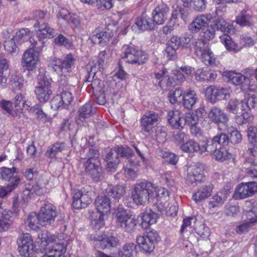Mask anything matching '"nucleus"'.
<instances>
[{
    "instance_id": "nucleus-25",
    "label": "nucleus",
    "mask_w": 257,
    "mask_h": 257,
    "mask_svg": "<svg viewBox=\"0 0 257 257\" xmlns=\"http://www.w3.org/2000/svg\"><path fill=\"white\" fill-rule=\"evenodd\" d=\"M34 27L36 31L38 32L37 37L35 39L40 40L44 38H52L56 36V32L54 29L49 26L47 23L34 24Z\"/></svg>"
},
{
    "instance_id": "nucleus-2",
    "label": "nucleus",
    "mask_w": 257,
    "mask_h": 257,
    "mask_svg": "<svg viewBox=\"0 0 257 257\" xmlns=\"http://www.w3.org/2000/svg\"><path fill=\"white\" fill-rule=\"evenodd\" d=\"M121 58L125 63L141 65L146 63L148 57L145 52L133 45H124L122 47Z\"/></svg>"
},
{
    "instance_id": "nucleus-34",
    "label": "nucleus",
    "mask_w": 257,
    "mask_h": 257,
    "mask_svg": "<svg viewBox=\"0 0 257 257\" xmlns=\"http://www.w3.org/2000/svg\"><path fill=\"white\" fill-rule=\"evenodd\" d=\"M242 168L247 176L257 178V163H255L252 158L245 159Z\"/></svg>"
},
{
    "instance_id": "nucleus-11",
    "label": "nucleus",
    "mask_w": 257,
    "mask_h": 257,
    "mask_svg": "<svg viewBox=\"0 0 257 257\" xmlns=\"http://www.w3.org/2000/svg\"><path fill=\"white\" fill-rule=\"evenodd\" d=\"M17 173V168L13 167L12 168L3 167L0 168V179L11 182L8 185V188L10 191H12L19 185L20 182V179L16 174Z\"/></svg>"
},
{
    "instance_id": "nucleus-5",
    "label": "nucleus",
    "mask_w": 257,
    "mask_h": 257,
    "mask_svg": "<svg viewBox=\"0 0 257 257\" xmlns=\"http://www.w3.org/2000/svg\"><path fill=\"white\" fill-rule=\"evenodd\" d=\"M35 48H30L26 50L22 57L21 64L24 70L33 71L37 68L39 62L38 52Z\"/></svg>"
},
{
    "instance_id": "nucleus-12",
    "label": "nucleus",
    "mask_w": 257,
    "mask_h": 257,
    "mask_svg": "<svg viewBox=\"0 0 257 257\" xmlns=\"http://www.w3.org/2000/svg\"><path fill=\"white\" fill-rule=\"evenodd\" d=\"M17 244L19 252L23 256L30 257L35 251V246L29 233L21 235L17 240Z\"/></svg>"
},
{
    "instance_id": "nucleus-31",
    "label": "nucleus",
    "mask_w": 257,
    "mask_h": 257,
    "mask_svg": "<svg viewBox=\"0 0 257 257\" xmlns=\"http://www.w3.org/2000/svg\"><path fill=\"white\" fill-rule=\"evenodd\" d=\"M158 218L157 214L151 209H146L142 214L141 225L144 229H147L150 225L156 223Z\"/></svg>"
},
{
    "instance_id": "nucleus-1",
    "label": "nucleus",
    "mask_w": 257,
    "mask_h": 257,
    "mask_svg": "<svg viewBox=\"0 0 257 257\" xmlns=\"http://www.w3.org/2000/svg\"><path fill=\"white\" fill-rule=\"evenodd\" d=\"M156 195V188L148 181L137 183L131 192L132 198L137 205H146L149 202L150 198H154Z\"/></svg>"
},
{
    "instance_id": "nucleus-55",
    "label": "nucleus",
    "mask_w": 257,
    "mask_h": 257,
    "mask_svg": "<svg viewBox=\"0 0 257 257\" xmlns=\"http://www.w3.org/2000/svg\"><path fill=\"white\" fill-rule=\"evenodd\" d=\"M248 134V139L250 145L247 150V153L253 156H257V141L256 136L255 134Z\"/></svg>"
},
{
    "instance_id": "nucleus-23",
    "label": "nucleus",
    "mask_w": 257,
    "mask_h": 257,
    "mask_svg": "<svg viewBox=\"0 0 257 257\" xmlns=\"http://www.w3.org/2000/svg\"><path fill=\"white\" fill-rule=\"evenodd\" d=\"M188 0L184 2L182 6H177L172 14V18L177 19L181 18L184 22L189 21L191 17L192 10L189 7Z\"/></svg>"
},
{
    "instance_id": "nucleus-26",
    "label": "nucleus",
    "mask_w": 257,
    "mask_h": 257,
    "mask_svg": "<svg viewBox=\"0 0 257 257\" xmlns=\"http://www.w3.org/2000/svg\"><path fill=\"white\" fill-rule=\"evenodd\" d=\"M106 155L104 157V161L106 162V169L109 172H114L120 161L117 155L115 154L113 149H107L105 150Z\"/></svg>"
},
{
    "instance_id": "nucleus-51",
    "label": "nucleus",
    "mask_w": 257,
    "mask_h": 257,
    "mask_svg": "<svg viewBox=\"0 0 257 257\" xmlns=\"http://www.w3.org/2000/svg\"><path fill=\"white\" fill-rule=\"evenodd\" d=\"M113 150L115 154L117 155V156H120L121 157L126 158L124 163H126L127 160H130V158L131 157L133 154V151L132 149L126 146H115Z\"/></svg>"
},
{
    "instance_id": "nucleus-41",
    "label": "nucleus",
    "mask_w": 257,
    "mask_h": 257,
    "mask_svg": "<svg viewBox=\"0 0 257 257\" xmlns=\"http://www.w3.org/2000/svg\"><path fill=\"white\" fill-rule=\"evenodd\" d=\"M55 239V236L52 235L47 231L43 232L39 235L38 239L37 241L38 244H39L40 250H45L47 246L50 243L52 242Z\"/></svg>"
},
{
    "instance_id": "nucleus-32",
    "label": "nucleus",
    "mask_w": 257,
    "mask_h": 257,
    "mask_svg": "<svg viewBox=\"0 0 257 257\" xmlns=\"http://www.w3.org/2000/svg\"><path fill=\"white\" fill-rule=\"evenodd\" d=\"M212 191V186L210 184L202 186L193 194L192 197L196 202H199L209 197Z\"/></svg>"
},
{
    "instance_id": "nucleus-17",
    "label": "nucleus",
    "mask_w": 257,
    "mask_h": 257,
    "mask_svg": "<svg viewBox=\"0 0 257 257\" xmlns=\"http://www.w3.org/2000/svg\"><path fill=\"white\" fill-rule=\"evenodd\" d=\"M257 192V182L251 181L239 184L235 189L234 197L241 199L252 196Z\"/></svg>"
},
{
    "instance_id": "nucleus-63",
    "label": "nucleus",
    "mask_w": 257,
    "mask_h": 257,
    "mask_svg": "<svg viewBox=\"0 0 257 257\" xmlns=\"http://www.w3.org/2000/svg\"><path fill=\"white\" fill-rule=\"evenodd\" d=\"M228 153L225 148L221 147L219 148L212 155L216 160L222 162L228 158Z\"/></svg>"
},
{
    "instance_id": "nucleus-56",
    "label": "nucleus",
    "mask_w": 257,
    "mask_h": 257,
    "mask_svg": "<svg viewBox=\"0 0 257 257\" xmlns=\"http://www.w3.org/2000/svg\"><path fill=\"white\" fill-rule=\"evenodd\" d=\"M75 61V59L72 54H67L63 60H61L62 67H63L64 70H66V72L69 71L74 65Z\"/></svg>"
},
{
    "instance_id": "nucleus-30",
    "label": "nucleus",
    "mask_w": 257,
    "mask_h": 257,
    "mask_svg": "<svg viewBox=\"0 0 257 257\" xmlns=\"http://www.w3.org/2000/svg\"><path fill=\"white\" fill-rule=\"evenodd\" d=\"M113 38L114 33L112 31L110 33L105 31L93 35L90 39L94 44L104 46L113 40Z\"/></svg>"
},
{
    "instance_id": "nucleus-64",
    "label": "nucleus",
    "mask_w": 257,
    "mask_h": 257,
    "mask_svg": "<svg viewBox=\"0 0 257 257\" xmlns=\"http://www.w3.org/2000/svg\"><path fill=\"white\" fill-rule=\"evenodd\" d=\"M16 41L14 40V38L5 42V48L10 53L14 54L18 52V47L16 44Z\"/></svg>"
},
{
    "instance_id": "nucleus-54",
    "label": "nucleus",
    "mask_w": 257,
    "mask_h": 257,
    "mask_svg": "<svg viewBox=\"0 0 257 257\" xmlns=\"http://www.w3.org/2000/svg\"><path fill=\"white\" fill-rule=\"evenodd\" d=\"M183 90L180 88L170 91L168 96L170 102L172 104L180 102L183 99Z\"/></svg>"
},
{
    "instance_id": "nucleus-43",
    "label": "nucleus",
    "mask_w": 257,
    "mask_h": 257,
    "mask_svg": "<svg viewBox=\"0 0 257 257\" xmlns=\"http://www.w3.org/2000/svg\"><path fill=\"white\" fill-rule=\"evenodd\" d=\"M215 25L218 30L224 34H233L235 30L233 26L227 23L222 18H218L215 21Z\"/></svg>"
},
{
    "instance_id": "nucleus-19",
    "label": "nucleus",
    "mask_w": 257,
    "mask_h": 257,
    "mask_svg": "<svg viewBox=\"0 0 257 257\" xmlns=\"http://www.w3.org/2000/svg\"><path fill=\"white\" fill-rule=\"evenodd\" d=\"M169 12L168 6L161 2L155 7L152 13L153 23L157 25L163 24L167 18Z\"/></svg>"
},
{
    "instance_id": "nucleus-28",
    "label": "nucleus",
    "mask_w": 257,
    "mask_h": 257,
    "mask_svg": "<svg viewBox=\"0 0 257 257\" xmlns=\"http://www.w3.org/2000/svg\"><path fill=\"white\" fill-rule=\"evenodd\" d=\"M198 100V97L194 90L187 89L184 91L183 95V106L186 109L191 110Z\"/></svg>"
},
{
    "instance_id": "nucleus-24",
    "label": "nucleus",
    "mask_w": 257,
    "mask_h": 257,
    "mask_svg": "<svg viewBox=\"0 0 257 257\" xmlns=\"http://www.w3.org/2000/svg\"><path fill=\"white\" fill-rule=\"evenodd\" d=\"M13 213L10 210L4 209L0 203V231L9 229L13 223Z\"/></svg>"
},
{
    "instance_id": "nucleus-27",
    "label": "nucleus",
    "mask_w": 257,
    "mask_h": 257,
    "mask_svg": "<svg viewBox=\"0 0 257 257\" xmlns=\"http://www.w3.org/2000/svg\"><path fill=\"white\" fill-rule=\"evenodd\" d=\"M211 18L210 15H201L197 16L189 25V29L192 32H197L208 24Z\"/></svg>"
},
{
    "instance_id": "nucleus-45",
    "label": "nucleus",
    "mask_w": 257,
    "mask_h": 257,
    "mask_svg": "<svg viewBox=\"0 0 257 257\" xmlns=\"http://www.w3.org/2000/svg\"><path fill=\"white\" fill-rule=\"evenodd\" d=\"M201 144L199 145L193 140H189L182 144L180 148L184 152H198L201 155Z\"/></svg>"
},
{
    "instance_id": "nucleus-6",
    "label": "nucleus",
    "mask_w": 257,
    "mask_h": 257,
    "mask_svg": "<svg viewBox=\"0 0 257 257\" xmlns=\"http://www.w3.org/2000/svg\"><path fill=\"white\" fill-rule=\"evenodd\" d=\"M51 87V83L48 79L43 75H39L38 85L35 87V93L40 101L45 102L49 99L52 93Z\"/></svg>"
},
{
    "instance_id": "nucleus-40",
    "label": "nucleus",
    "mask_w": 257,
    "mask_h": 257,
    "mask_svg": "<svg viewBox=\"0 0 257 257\" xmlns=\"http://www.w3.org/2000/svg\"><path fill=\"white\" fill-rule=\"evenodd\" d=\"M125 190V188L122 185H117L116 186H109L105 191L106 196L117 200L119 199L124 193Z\"/></svg>"
},
{
    "instance_id": "nucleus-7",
    "label": "nucleus",
    "mask_w": 257,
    "mask_h": 257,
    "mask_svg": "<svg viewBox=\"0 0 257 257\" xmlns=\"http://www.w3.org/2000/svg\"><path fill=\"white\" fill-rule=\"evenodd\" d=\"M160 239L158 233L155 230L149 231L145 236H138L137 237V243L146 252H151L155 248V243Z\"/></svg>"
},
{
    "instance_id": "nucleus-13",
    "label": "nucleus",
    "mask_w": 257,
    "mask_h": 257,
    "mask_svg": "<svg viewBox=\"0 0 257 257\" xmlns=\"http://www.w3.org/2000/svg\"><path fill=\"white\" fill-rule=\"evenodd\" d=\"M160 116L158 113L150 111L146 112L142 117L141 123L142 132L145 134H150L160 120Z\"/></svg>"
},
{
    "instance_id": "nucleus-57",
    "label": "nucleus",
    "mask_w": 257,
    "mask_h": 257,
    "mask_svg": "<svg viewBox=\"0 0 257 257\" xmlns=\"http://www.w3.org/2000/svg\"><path fill=\"white\" fill-rule=\"evenodd\" d=\"M55 44L59 46H64L70 48L73 46V43L62 34H59L55 39Z\"/></svg>"
},
{
    "instance_id": "nucleus-62",
    "label": "nucleus",
    "mask_w": 257,
    "mask_h": 257,
    "mask_svg": "<svg viewBox=\"0 0 257 257\" xmlns=\"http://www.w3.org/2000/svg\"><path fill=\"white\" fill-rule=\"evenodd\" d=\"M60 97L62 98V100L63 101V104L68 106L73 100V96L72 92L67 88L64 89L63 88L61 94L59 95Z\"/></svg>"
},
{
    "instance_id": "nucleus-21",
    "label": "nucleus",
    "mask_w": 257,
    "mask_h": 257,
    "mask_svg": "<svg viewBox=\"0 0 257 257\" xmlns=\"http://www.w3.org/2000/svg\"><path fill=\"white\" fill-rule=\"evenodd\" d=\"M87 70L90 69L89 76L85 81L86 83L90 82V84H88V86H91L94 93H97L103 90V89L102 88L103 82L99 79L94 78L97 72L98 68L95 65L93 66L92 64H89L87 66Z\"/></svg>"
},
{
    "instance_id": "nucleus-29",
    "label": "nucleus",
    "mask_w": 257,
    "mask_h": 257,
    "mask_svg": "<svg viewBox=\"0 0 257 257\" xmlns=\"http://www.w3.org/2000/svg\"><path fill=\"white\" fill-rule=\"evenodd\" d=\"M153 23L150 18H138L132 26V29L136 33H140L146 30H152L153 28Z\"/></svg>"
},
{
    "instance_id": "nucleus-47",
    "label": "nucleus",
    "mask_w": 257,
    "mask_h": 257,
    "mask_svg": "<svg viewBox=\"0 0 257 257\" xmlns=\"http://www.w3.org/2000/svg\"><path fill=\"white\" fill-rule=\"evenodd\" d=\"M66 250L63 243H56L49 249V252L42 257H61Z\"/></svg>"
},
{
    "instance_id": "nucleus-10",
    "label": "nucleus",
    "mask_w": 257,
    "mask_h": 257,
    "mask_svg": "<svg viewBox=\"0 0 257 257\" xmlns=\"http://www.w3.org/2000/svg\"><path fill=\"white\" fill-rule=\"evenodd\" d=\"M14 40H16L17 44H22L29 41L31 44V46L33 48H35L36 50H42L44 47V42L38 39L36 40L34 38L31 37V32L27 28L21 29L17 32L16 35L13 36Z\"/></svg>"
},
{
    "instance_id": "nucleus-50",
    "label": "nucleus",
    "mask_w": 257,
    "mask_h": 257,
    "mask_svg": "<svg viewBox=\"0 0 257 257\" xmlns=\"http://www.w3.org/2000/svg\"><path fill=\"white\" fill-rule=\"evenodd\" d=\"M65 148V145L64 143H56L48 148L46 152V156L50 158H54L57 154L61 152Z\"/></svg>"
},
{
    "instance_id": "nucleus-59",
    "label": "nucleus",
    "mask_w": 257,
    "mask_h": 257,
    "mask_svg": "<svg viewBox=\"0 0 257 257\" xmlns=\"http://www.w3.org/2000/svg\"><path fill=\"white\" fill-rule=\"evenodd\" d=\"M219 148L225 147L229 143L228 137L224 133H220L213 137Z\"/></svg>"
},
{
    "instance_id": "nucleus-33",
    "label": "nucleus",
    "mask_w": 257,
    "mask_h": 257,
    "mask_svg": "<svg viewBox=\"0 0 257 257\" xmlns=\"http://www.w3.org/2000/svg\"><path fill=\"white\" fill-rule=\"evenodd\" d=\"M195 76L197 80L205 81L213 80L216 75L208 67H204L198 69L195 72Z\"/></svg>"
},
{
    "instance_id": "nucleus-44",
    "label": "nucleus",
    "mask_w": 257,
    "mask_h": 257,
    "mask_svg": "<svg viewBox=\"0 0 257 257\" xmlns=\"http://www.w3.org/2000/svg\"><path fill=\"white\" fill-rule=\"evenodd\" d=\"M41 220L39 213L33 212L28 215L27 223L31 228L36 230L44 226Z\"/></svg>"
},
{
    "instance_id": "nucleus-35",
    "label": "nucleus",
    "mask_w": 257,
    "mask_h": 257,
    "mask_svg": "<svg viewBox=\"0 0 257 257\" xmlns=\"http://www.w3.org/2000/svg\"><path fill=\"white\" fill-rule=\"evenodd\" d=\"M218 148L217 144L212 138L201 144V155L207 156L208 154L212 155Z\"/></svg>"
},
{
    "instance_id": "nucleus-52",
    "label": "nucleus",
    "mask_w": 257,
    "mask_h": 257,
    "mask_svg": "<svg viewBox=\"0 0 257 257\" xmlns=\"http://www.w3.org/2000/svg\"><path fill=\"white\" fill-rule=\"evenodd\" d=\"M243 110H250L254 108L257 103V98L253 95H247L241 100Z\"/></svg>"
},
{
    "instance_id": "nucleus-36",
    "label": "nucleus",
    "mask_w": 257,
    "mask_h": 257,
    "mask_svg": "<svg viewBox=\"0 0 257 257\" xmlns=\"http://www.w3.org/2000/svg\"><path fill=\"white\" fill-rule=\"evenodd\" d=\"M228 192L223 190L217 192L211 198L208 202L209 208H214L222 205L228 196Z\"/></svg>"
},
{
    "instance_id": "nucleus-42",
    "label": "nucleus",
    "mask_w": 257,
    "mask_h": 257,
    "mask_svg": "<svg viewBox=\"0 0 257 257\" xmlns=\"http://www.w3.org/2000/svg\"><path fill=\"white\" fill-rule=\"evenodd\" d=\"M123 169L125 177L131 179H134L137 177V163L132 160H127L126 163L124 164Z\"/></svg>"
},
{
    "instance_id": "nucleus-46",
    "label": "nucleus",
    "mask_w": 257,
    "mask_h": 257,
    "mask_svg": "<svg viewBox=\"0 0 257 257\" xmlns=\"http://www.w3.org/2000/svg\"><path fill=\"white\" fill-rule=\"evenodd\" d=\"M225 109L230 113L234 114L239 113L240 110H243L241 100L237 98L230 99L226 103Z\"/></svg>"
},
{
    "instance_id": "nucleus-16",
    "label": "nucleus",
    "mask_w": 257,
    "mask_h": 257,
    "mask_svg": "<svg viewBox=\"0 0 257 257\" xmlns=\"http://www.w3.org/2000/svg\"><path fill=\"white\" fill-rule=\"evenodd\" d=\"M72 205L77 209L86 207L92 202L91 198L88 191L83 188L81 190L74 191Z\"/></svg>"
},
{
    "instance_id": "nucleus-22",
    "label": "nucleus",
    "mask_w": 257,
    "mask_h": 257,
    "mask_svg": "<svg viewBox=\"0 0 257 257\" xmlns=\"http://www.w3.org/2000/svg\"><path fill=\"white\" fill-rule=\"evenodd\" d=\"M224 76L228 79L229 81L232 84L237 86H240V88L243 90H246L248 84V79L243 75L240 73H236L234 71L225 72Z\"/></svg>"
},
{
    "instance_id": "nucleus-39",
    "label": "nucleus",
    "mask_w": 257,
    "mask_h": 257,
    "mask_svg": "<svg viewBox=\"0 0 257 257\" xmlns=\"http://www.w3.org/2000/svg\"><path fill=\"white\" fill-rule=\"evenodd\" d=\"M227 34H224L220 37L221 43L224 45L225 48L229 51L236 53L240 51L242 48L233 41L232 38Z\"/></svg>"
},
{
    "instance_id": "nucleus-14",
    "label": "nucleus",
    "mask_w": 257,
    "mask_h": 257,
    "mask_svg": "<svg viewBox=\"0 0 257 257\" xmlns=\"http://www.w3.org/2000/svg\"><path fill=\"white\" fill-rule=\"evenodd\" d=\"M231 90L228 87H216L210 86L206 90V96L210 99L212 102L226 99L229 97Z\"/></svg>"
},
{
    "instance_id": "nucleus-15",
    "label": "nucleus",
    "mask_w": 257,
    "mask_h": 257,
    "mask_svg": "<svg viewBox=\"0 0 257 257\" xmlns=\"http://www.w3.org/2000/svg\"><path fill=\"white\" fill-rule=\"evenodd\" d=\"M204 178V166L201 164H195L191 166L188 169L186 182L188 184L198 183L203 181Z\"/></svg>"
},
{
    "instance_id": "nucleus-53",
    "label": "nucleus",
    "mask_w": 257,
    "mask_h": 257,
    "mask_svg": "<svg viewBox=\"0 0 257 257\" xmlns=\"http://www.w3.org/2000/svg\"><path fill=\"white\" fill-rule=\"evenodd\" d=\"M92 113V106L89 103H86L79 109V119L83 121L85 119L89 117Z\"/></svg>"
},
{
    "instance_id": "nucleus-4",
    "label": "nucleus",
    "mask_w": 257,
    "mask_h": 257,
    "mask_svg": "<svg viewBox=\"0 0 257 257\" xmlns=\"http://www.w3.org/2000/svg\"><path fill=\"white\" fill-rule=\"evenodd\" d=\"M95 204L97 211L99 212V215L98 218L94 219L92 223L94 228L99 230L104 225V214L110 211V199L105 195L98 196L95 199Z\"/></svg>"
},
{
    "instance_id": "nucleus-9",
    "label": "nucleus",
    "mask_w": 257,
    "mask_h": 257,
    "mask_svg": "<svg viewBox=\"0 0 257 257\" xmlns=\"http://www.w3.org/2000/svg\"><path fill=\"white\" fill-rule=\"evenodd\" d=\"M116 224L124 231L131 232L135 230L138 221L130 216L124 210H118L116 214Z\"/></svg>"
},
{
    "instance_id": "nucleus-60",
    "label": "nucleus",
    "mask_w": 257,
    "mask_h": 257,
    "mask_svg": "<svg viewBox=\"0 0 257 257\" xmlns=\"http://www.w3.org/2000/svg\"><path fill=\"white\" fill-rule=\"evenodd\" d=\"M91 240L96 242V245H98L100 248H104L109 247L108 238L105 235L103 236H93L91 237Z\"/></svg>"
},
{
    "instance_id": "nucleus-37",
    "label": "nucleus",
    "mask_w": 257,
    "mask_h": 257,
    "mask_svg": "<svg viewBox=\"0 0 257 257\" xmlns=\"http://www.w3.org/2000/svg\"><path fill=\"white\" fill-rule=\"evenodd\" d=\"M167 118L172 127L177 129L183 128L180 111L178 110L170 111L168 113Z\"/></svg>"
},
{
    "instance_id": "nucleus-58",
    "label": "nucleus",
    "mask_w": 257,
    "mask_h": 257,
    "mask_svg": "<svg viewBox=\"0 0 257 257\" xmlns=\"http://www.w3.org/2000/svg\"><path fill=\"white\" fill-rule=\"evenodd\" d=\"M159 155L165 159L167 162L172 165H175L178 161L177 156L167 151H160Z\"/></svg>"
},
{
    "instance_id": "nucleus-20",
    "label": "nucleus",
    "mask_w": 257,
    "mask_h": 257,
    "mask_svg": "<svg viewBox=\"0 0 257 257\" xmlns=\"http://www.w3.org/2000/svg\"><path fill=\"white\" fill-rule=\"evenodd\" d=\"M84 166L86 172L90 175L94 181H98L103 177L99 160L86 161L84 163Z\"/></svg>"
},
{
    "instance_id": "nucleus-8",
    "label": "nucleus",
    "mask_w": 257,
    "mask_h": 257,
    "mask_svg": "<svg viewBox=\"0 0 257 257\" xmlns=\"http://www.w3.org/2000/svg\"><path fill=\"white\" fill-rule=\"evenodd\" d=\"M208 117L211 121L217 124L219 129L224 131L227 130L228 115L220 108L214 106L210 108Z\"/></svg>"
},
{
    "instance_id": "nucleus-3",
    "label": "nucleus",
    "mask_w": 257,
    "mask_h": 257,
    "mask_svg": "<svg viewBox=\"0 0 257 257\" xmlns=\"http://www.w3.org/2000/svg\"><path fill=\"white\" fill-rule=\"evenodd\" d=\"M192 46L195 52L202 61L206 65L211 66L216 65L217 61L207 43L201 39H194Z\"/></svg>"
},
{
    "instance_id": "nucleus-38",
    "label": "nucleus",
    "mask_w": 257,
    "mask_h": 257,
    "mask_svg": "<svg viewBox=\"0 0 257 257\" xmlns=\"http://www.w3.org/2000/svg\"><path fill=\"white\" fill-rule=\"evenodd\" d=\"M9 73L8 61L6 59L0 58V88L6 87Z\"/></svg>"
},
{
    "instance_id": "nucleus-61",
    "label": "nucleus",
    "mask_w": 257,
    "mask_h": 257,
    "mask_svg": "<svg viewBox=\"0 0 257 257\" xmlns=\"http://www.w3.org/2000/svg\"><path fill=\"white\" fill-rule=\"evenodd\" d=\"M34 19L36 22L35 24L41 25L42 23H46L49 17L46 12L43 11H37L34 13Z\"/></svg>"
},
{
    "instance_id": "nucleus-49",
    "label": "nucleus",
    "mask_w": 257,
    "mask_h": 257,
    "mask_svg": "<svg viewBox=\"0 0 257 257\" xmlns=\"http://www.w3.org/2000/svg\"><path fill=\"white\" fill-rule=\"evenodd\" d=\"M251 16L249 11L245 10L241 11L236 18V23L241 26H249L250 25Z\"/></svg>"
},
{
    "instance_id": "nucleus-48",
    "label": "nucleus",
    "mask_w": 257,
    "mask_h": 257,
    "mask_svg": "<svg viewBox=\"0 0 257 257\" xmlns=\"http://www.w3.org/2000/svg\"><path fill=\"white\" fill-rule=\"evenodd\" d=\"M136 245L133 242L125 243L119 252L121 257H135L137 254Z\"/></svg>"
},
{
    "instance_id": "nucleus-18",
    "label": "nucleus",
    "mask_w": 257,
    "mask_h": 257,
    "mask_svg": "<svg viewBox=\"0 0 257 257\" xmlns=\"http://www.w3.org/2000/svg\"><path fill=\"white\" fill-rule=\"evenodd\" d=\"M39 214L43 225H50L54 222L57 216L56 208L51 203L46 204L41 208Z\"/></svg>"
}]
</instances>
